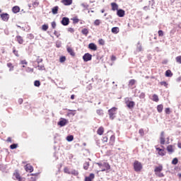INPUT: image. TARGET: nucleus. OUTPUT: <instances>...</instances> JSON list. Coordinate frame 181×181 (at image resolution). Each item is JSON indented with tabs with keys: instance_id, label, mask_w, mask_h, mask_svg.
I'll return each mask as SVG.
<instances>
[{
	"instance_id": "obj_14",
	"label": "nucleus",
	"mask_w": 181,
	"mask_h": 181,
	"mask_svg": "<svg viewBox=\"0 0 181 181\" xmlns=\"http://www.w3.org/2000/svg\"><path fill=\"white\" fill-rule=\"evenodd\" d=\"M156 149L158 151V154L160 155V156H165V155L166 154L165 150L160 148H156Z\"/></svg>"
},
{
	"instance_id": "obj_18",
	"label": "nucleus",
	"mask_w": 181,
	"mask_h": 181,
	"mask_svg": "<svg viewBox=\"0 0 181 181\" xmlns=\"http://www.w3.org/2000/svg\"><path fill=\"white\" fill-rule=\"evenodd\" d=\"M88 49H90V50H93V52H95V50H97V45L94 43H90L88 45Z\"/></svg>"
},
{
	"instance_id": "obj_52",
	"label": "nucleus",
	"mask_w": 181,
	"mask_h": 181,
	"mask_svg": "<svg viewBox=\"0 0 181 181\" xmlns=\"http://www.w3.org/2000/svg\"><path fill=\"white\" fill-rule=\"evenodd\" d=\"M20 64H25V65H27L28 64V61H26V59L21 60L20 62Z\"/></svg>"
},
{
	"instance_id": "obj_17",
	"label": "nucleus",
	"mask_w": 181,
	"mask_h": 181,
	"mask_svg": "<svg viewBox=\"0 0 181 181\" xmlns=\"http://www.w3.org/2000/svg\"><path fill=\"white\" fill-rule=\"evenodd\" d=\"M95 177V175L93 173H90L88 177H85V181H93V180Z\"/></svg>"
},
{
	"instance_id": "obj_24",
	"label": "nucleus",
	"mask_w": 181,
	"mask_h": 181,
	"mask_svg": "<svg viewBox=\"0 0 181 181\" xmlns=\"http://www.w3.org/2000/svg\"><path fill=\"white\" fill-rule=\"evenodd\" d=\"M98 135H103L104 134V128L103 127H100L97 130Z\"/></svg>"
},
{
	"instance_id": "obj_60",
	"label": "nucleus",
	"mask_w": 181,
	"mask_h": 181,
	"mask_svg": "<svg viewBox=\"0 0 181 181\" xmlns=\"http://www.w3.org/2000/svg\"><path fill=\"white\" fill-rule=\"evenodd\" d=\"M69 114L71 115H76V110H69Z\"/></svg>"
},
{
	"instance_id": "obj_7",
	"label": "nucleus",
	"mask_w": 181,
	"mask_h": 181,
	"mask_svg": "<svg viewBox=\"0 0 181 181\" xmlns=\"http://www.w3.org/2000/svg\"><path fill=\"white\" fill-rule=\"evenodd\" d=\"M93 59V55H91L90 53H86L83 56V59L84 62H90Z\"/></svg>"
},
{
	"instance_id": "obj_16",
	"label": "nucleus",
	"mask_w": 181,
	"mask_h": 181,
	"mask_svg": "<svg viewBox=\"0 0 181 181\" xmlns=\"http://www.w3.org/2000/svg\"><path fill=\"white\" fill-rule=\"evenodd\" d=\"M16 39L18 43H19V45H23L24 40H23V37H22V36H21V35H17V36L16 37Z\"/></svg>"
},
{
	"instance_id": "obj_38",
	"label": "nucleus",
	"mask_w": 181,
	"mask_h": 181,
	"mask_svg": "<svg viewBox=\"0 0 181 181\" xmlns=\"http://www.w3.org/2000/svg\"><path fill=\"white\" fill-rule=\"evenodd\" d=\"M64 173H67L68 175H71V171H70V169H69V168L65 167L64 168Z\"/></svg>"
},
{
	"instance_id": "obj_45",
	"label": "nucleus",
	"mask_w": 181,
	"mask_h": 181,
	"mask_svg": "<svg viewBox=\"0 0 181 181\" xmlns=\"http://www.w3.org/2000/svg\"><path fill=\"white\" fill-rule=\"evenodd\" d=\"M175 60L177 63H179V64H181V56H178L175 58Z\"/></svg>"
},
{
	"instance_id": "obj_26",
	"label": "nucleus",
	"mask_w": 181,
	"mask_h": 181,
	"mask_svg": "<svg viewBox=\"0 0 181 181\" xmlns=\"http://www.w3.org/2000/svg\"><path fill=\"white\" fill-rule=\"evenodd\" d=\"M112 33H115V35H117V33H119V28L118 27H114L112 28Z\"/></svg>"
},
{
	"instance_id": "obj_51",
	"label": "nucleus",
	"mask_w": 181,
	"mask_h": 181,
	"mask_svg": "<svg viewBox=\"0 0 181 181\" xmlns=\"http://www.w3.org/2000/svg\"><path fill=\"white\" fill-rule=\"evenodd\" d=\"M165 114H168V115L170 114V108L166 107L165 109Z\"/></svg>"
},
{
	"instance_id": "obj_11",
	"label": "nucleus",
	"mask_w": 181,
	"mask_h": 181,
	"mask_svg": "<svg viewBox=\"0 0 181 181\" xmlns=\"http://www.w3.org/2000/svg\"><path fill=\"white\" fill-rule=\"evenodd\" d=\"M117 15L119 16V18H124L125 16V11L119 9L117 11Z\"/></svg>"
},
{
	"instance_id": "obj_12",
	"label": "nucleus",
	"mask_w": 181,
	"mask_h": 181,
	"mask_svg": "<svg viewBox=\"0 0 181 181\" xmlns=\"http://www.w3.org/2000/svg\"><path fill=\"white\" fill-rule=\"evenodd\" d=\"M66 50L68 53H69V54L72 56V57H74L76 56V52H74V49H73V48L67 47Z\"/></svg>"
},
{
	"instance_id": "obj_43",
	"label": "nucleus",
	"mask_w": 181,
	"mask_h": 181,
	"mask_svg": "<svg viewBox=\"0 0 181 181\" xmlns=\"http://www.w3.org/2000/svg\"><path fill=\"white\" fill-rule=\"evenodd\" d=\"M18 148V144H13L10 146V149H16Z\"/></svg>"
},
{
	"instance_id": "obj_49",
	"label": "nucleus",
	"mask_w": 181,
	"mask_h": 181,
	"mask_svg": "<svg viewBox=\"0 0 181 181\" xmlns=\"http://www.w3.org/2000/svg\"><path fill=\"white\" fill-rule=\"evenodd\" d=\"M160 84V86H164V87L168 88V83L166 81H161Z\"/></svg>"
},
{
	"instance_id": "obj_28",
	"label": "nucleus",
	"mask_w": 181,
	"mask_h": 181,
	"mask_svg": "<svg viewBox=\"0 0 181 181\" xmlns=\"http://www.w3.org/2000/svg\"><path fill=\"white\" fill-rule=\"evenodd\" d=\"M172 76H173V73H172V71H170V69H168L165 71L166 77H172Z\"/></svg>"
},
{
	"instance_id": "obj_36",
	"label": "nucleus",
	"mask_w": 181,
	"mask_h": 181,
	"mask_svg": "<svg viewBox=\"0 0 181 181\" xmlns=\"http://www.w3.org/2000/svg\"><path fill=\"white\" fill-rule=\"evenodd\" d=\"M89 166H90V163L86 162V163L83 164V169H85V170H88Z\"/></svg>"
},
{
	"instance_id": "obj_39",
	"label": "nucleus",
	"mask_w": 181,
	"mask_h": 181,
	"mask_svg": "<svg viewBox=\"0 0 181 181\" xmlns=\"http://www.w3.org/2000/svg\"><path fill=\"white\" fill-rule=\"evenodd\" d=\"M13 53L15 54V56H16V57H19V51L16 50L15 47H13Z\"/></svg>"
},
{
	"instance_id": "obj_35",
	"label": "nucleus",
	"mask_w": 181,
	"mask_h": 181,
	"mask_svg": "<svg viewBox=\"0 0 181 181\" xmlns=\"http://www.w3.org/2000/svg\"><path fill=\"white\" fill-rule=\"evenodd\" d=\"M47 29H49V25L44 24L42 25V30H44L45 32H46V30H47Z\"/></svg>"
},
{
	"instance_id": "obj_44",
	"label": "nucleus",
	"mask_w": 181,
	"mask_h": 181,
	"mask_svg": "<svg viewBox=\"0 0 181 181\" xmlns=\"http://www.w3.org/2000/svg\"><path fill=\"white\" fill-rule=\"evenodd\" d=\"M179 162V160H177V158H173V160H172V163L173 165H177V163Z\"/></svg>"
},
{
	"instance_id": "obj_6",
	"label": "nucleus",
	"mask_w": 181,
	"mask_h": 181,
	"mask_svg": "<svg viewBox=\"0 0 181 181\" xmlns=\"http://www.w3.org/2000/svg\"><path fill=\"white\" fill-rule=\"evenodd\" d=\"M0 18L4 22H8V21H9V14H8V13H1Z\"/></svg>"
},
{
	"instance_id": "obj_8",
	"label": "nucleus",
	"mask_w": 181,
	"mask_h": 181,
	"mask_svg": "<svg viewBox=\"0 0 181 181\" xmlns=\"http://www.w3.org/2000/svg\"><path fill=\"white\" fill-rule=\"evenodd\" d=\"M165 142L166 141L165 140V132H161L160 135V145H165Z\"/></svg>"
},
{
	"instance_id": "obj_27",
	"label": "nucleus",
	"mask_w": 181,
	"mask_h": 181,
	"mask_svg": "<svg viewBox=\"0 0 181 181\" xmlns=\"http://www.w3.org/2000/svg\"><path fill=\"white\" fill-rule=\"evenodd\" d=\"M32 5L34 8H37V6H39L38 0H32Z\"/></svg>"
},
{
	"instance_id": "obj_50",
	"label": "nucleus",
	"mask_w": 181,
	"mask_h": 181,
	"mask_svg": "<svg viewBox=\"0 0 181 181\" xmlns=\"http://www.w3.org/2000/svg\"><path fill=\"white\" fill-rule=\"evenodd\" d=\"M158 33L160 37H162V36H163V31L162 30H158Z\"/></svg>"
},
{
	"instance_id": "obj_15",
	"label": "nucleus",
	"mask_w": 181,
	"mask_h": 181,
	"mask_svg": "<svg viewBox=\"0 0 181 181\" xmlns=\"http://www.w3.org/2000/svg\"><path fill=\"white\" fill-rule=\"evenodd\" d=\"M62 4L65 6H69L73 4V0H62Z\"/></svg>"
},
{
	"instance_id": "obj_41",
	"label": "nucleus",
	"mask_w": 181,
	"mask_h": 181,
	"mask_svg": "<svg viewBox=\"0 0 181 181\" xmlns=\"http://www.w3.org/2000/svg\"><path fill=\"white\" fill-rule=\"evenodd\" d=\"M71 175H74V176H78V171L76 170H73L71 171Z\"/></svg>"
},
{
	"instance_id": "obj_57",
	"label": "nucleus",
	"mask_w": 181,
	"mask_h": 181,
	"mask_svg": "<svg viewBox=\"0 0 181 181\" xmlns=\"http://www.w3.org/2000/svg\"><path fill=\"white\" fill-rule=\"evenodd\" d=\"M27 71H28V73H33V69L28 67Z\"/></svg>"
},
{
	"instance_id": "obj_25",
	"label": "nucleus",
	"mask_w": 181,
	"mask_h": 181,
	"mask_svg": "<svg viewBox=\"0 0 181 181\" xmlns=\"http://www.w3.org/2000/svg\"><path fill=\"white\" fill-rule=\"evenodd\" d=\"M52 12L53 15H57V13L59 12V6H56L54 8H52Z\"/></svg>"
},
{
	"instance_id": "obj_53",
	"label": "nucleus",
	"mask_w": 181,
	"mask_h": 181,
	"mask_svg": "<svg viewBox=\"0 0 181 181\" xmlns=\"http://www.w3.org/2000/svg\"><path fill=\"white\" fill-rule=\"evenodd\" d=\"M96 112H97V114H98V115H103V114H104V113H103V110H98L96 111Z\"/></svg>"
},
{
	"instance_id": "obj_34",
	"label": "nucleus",
	"mask_w": 181,
	"mask_h": 181,
	"mask_svg": "<svg viewBox=\"0 0 181 181\" xmlns=\"http://www.w3.org/2000/svg\"><path fill=\"white\" fill-rule=\"evenodd\" d=\"M81 33L83 34L85 36H87V35H88V29L87 28H83L81 30Z\"/></svg>"
},
{
	"instance_id": "obj_19",
	"label": "nucleus",
	"mask_w": 181,
	"mask_h": 181,
	"mask_svg": "<svg viewBox=\"0 0 181 181\" xmlns=\"http://www.w3.org/2000/svg\"><path fill=\"white\" fill-rule=\"evenodd\" d=\"M21 11V8L18 6H15L12 8L13 13H18Z\"/></svg>"
},
{
	"instance_id": "obj_21",
	"label": "nucleus",
	"mask_w": 181,
	"mask_h": 181,
	"mask_svg": "<svg viewBox=\"0 0 181 181\" xmlns=\"http://www.w3.org/2000/svg\"><path fill=\"white\" fill-rule=\"evenodd\" d=\"M110 5L112 6V11H115L118 10V4L117 3L112 2Z\"/></svg>"
},
{
	"instance_id": "obj_56",
	"label": "nucleus",
	"mask_w": 181,
	"mask_h": 181,
	"mask_svg": "<svg viewBox=\"0 0 181 181\" xmlns=\"http://www.w3.org/2000/svg\"><path fill=\"white\" fill-rule=\"evenodd\" d=\"M111 60L112 62H115L117 60V57H115V55H112Z\"/></svg>"
},
{
	"instance_id": "obj_40",
	"label": "nucleus",
	"mask_w": 181,
	"mask_h": 181,
	"mask_svg": "<svg viewBox=\"0 0 181 181\" xmlns=\"http://www.w3.org/2000/svg\"><path fill=\"white\" fill-rule=\"evenodd\" d=\"M98 44L100 45V46H104L105 45V41H104V40L103 39H100L98 40Z\"/></svg>"
},
{
	"instance_id": "obj_62",
	"label": "nucleus",
	"mask_w": 181,
	"mask_h": 181,
	"mask_svg": "<svg viewBox=\"0 0 181 181\" xmlns=\"http://www.w3.org/2000/svg\"><path fill=\"white\" fill-rule=\"evenodd\" d=\"M30 181H36V177H31Z\"/></svg>"
},
{
	"instance_id": "obj_59",
	"label": "nucleus",
	"mask_w": 181,
	"mask_h": 181,
	"mask_svg": "<svg viewBox=\"0 0 181 181\" xmlns=\"http://www.w3.org/2000/svg\"><path fill=\"white\" fill-rule=\"evenodd\" d=\"M74 23H78V22H80V20L78 18H74Z\"/></svg>"
},
{
	"instance_id": "obj_10",
	"label": "nucleus",
	"mask_w": 181,
	"mask_h": 181,
	"mask_svg": "<svg viewBox=\"0 0 181 181\" xmlns=\"http://www.w3.org/2000/svg\"><path fill=\"white\" fill-rule=\"evenodd\" d=\"M13 177H15V180L22 181V177H21V174H19L18 170L14 172Z\"/></svg>"
},
{
	"instance_id": "obj_63",
	"label": "nucleus",
	"mask_w": 181,
	"mask_h": 181,
	"mask_svg": "<svg viewBox=\"0 0 181 181\" xmlns=\"http://www.w3.org/2000/svg\"><path fill=\"white\" fill-rule=\"evenodd\" d=\"M6 141H7V142H12V138L8 137Z\"/></svg>"
},
{
	"instance_id": "obj_2",
	"label": "nucleus",
	"mask_w": 181,
	"mask_h": 181,
	"mask_svg": "<svg viewBox=\"0 0 181 181\" xmlns=\"http://www.w3.org/2000/svg\"><path fill=\"white\" fill-rule=\"evenodd\" d=\"M163 170V166L162 165H158L155 168L154 172L155 175L158 176V177H163L165 175H163L161 172Z\"/></svg>"
},
{
	"instance_id": "obj_64",
	"label": "nucleus",
	"mask_w": 181,
	"mask_h": 181,
	"mask_svg": "<svg viewBox=\"0 0 181 181\" xmlns=\"http://www.w3.org/2000/svg\"><path fill=\"white\" fill-rule=\"evenodd\" d=\"M177 146H178V148H180V149H181V143L180 142H179L177 144Z\"/></svg>"
},
{
	"instance_id": "obj_9",
	"label": "nucleus",
	"mask_w": 181,
	"mask_h": 181,
	"mask_svg": "<svg viewBox=\"0 0 181 181\" xmlns=\"http://www.w3.org/2000/svg\"><path fill=\"white\" fill-rule=\"evenodd\" d=\"M61 23L63 25V26H67L69 23H70V20L67 17H64L62 18Z\"/></svg>"
},
{
	"instance_id": "obj_55",
	"label": "nucleus",
	"mask_w": 181,
	"mask_h": 181,
	"mask_svg": "<svg viewBox=\"0 0 181 181\" xmlns=\"http://www.w3.org/2000/svg\"><path fill=\"white\" fill-rule=\"evenodd\" d=\"M103 142H108V137L107 136H104L103 138Z\"/></svg>"
},
{
	"instance_id": "obj_42",
	"label": "nucleus",
	"mask_w": 181,
	"mask_h": 181,
	"mask_svg": "<svg viewBox=\"0 0 181 181\" xmlns=\"http://www.w3.org/2000/svg\"><path fill=\"white\" fill-rule=\"evenodd\" d=\"M139 134L141 135V136H144L145 135V132L144 131V129H140L139 130Z\"/></svg>"
},
{
	"instance_id": "obj_61",
	"label": "nucleus",
	"mask_w": 181,
	"mask_h": 181,
	"mask_svg": "<svg viewBox=\"0 0 181 181\" xmlns=\"http://www.w3.org/2000/svg\"><path fill=\"white\" fill-rule=\"evenodd\" d=\"M18 104H23V99H22V98H19L18 99Z\"/></svg>"
},
{
	"instance_id": "obj_46",
	"label": "nucleus",
	"mask_w": 181,
	"mask_h": 181,
	"mask_svg": "<svg viewBox=\"0 0 181 181\" xmlns=\"http://www.w3.org/2000/svg\"><path fill=\"white\" fill-rule=\"evenodd\" d=\"M60 63H64L66 62V57H61L59 58Z\"/></svg>"
},
{
	"instance_id": "obj_13",
	"label": "nucleus",
	"mask_w": 181,
	"mask_h": 181,
	"mask_svg": "<svg viewBox=\"0 0 181 181\" xmlns=\"http://www.w3.org/2000/svg\"><path fill=\"white\" fill-rule=\"evenodd\" d=\"M25 170H26V172H30V173H32V172L33 171V166H32L30 164H27L25 166Z\"/></svg>"
},
{
	"instance_id": "obj_3",
	"label": "nucleus",
	"mask_w": 181,
	"mask_h": 181,
	"mask_svg": "<svg viewBox=\"0 0 181 181\" xmlns=\"http://www.w3.org/2000/svg\"><path fill=\"white\" fill-rule=\"evenodd\" d=\"M117 111H118V108L115 107L108 110L110 119H114L115 118V116L117 115Z\"/></svg>"
},
{
	"instance_id": "obj_33",
	"label": "nucleus",
	"mask_w": 181,
	"mask_h": 181,
	"mask_svg": "<svg viewBox=\"0 0 181 181\" xmlns=\"http://www.w3.org/2000/svg\"><path fill=\"white\" fill-rule=\"evenodd\" d=\"M94 25H95V26H100V25H101V20H100V19H96V20L94 21Z\"/></svg>"
},
{
	"instance_id": "obj_54",
	"label": "nucleus",
	"mask_w": 181,
	"mask_h": 181,
	"mask_svg": "<svg viewBox=\"0 0 181 181\" xmlns=\"http://www.w3.org/2000/svg\"><path fill=\"white\" fill-rule=\"evenodd\" d=\"M68 32H70V33H74V28H68Z\"/></svg>"
},
{
	"instance_id": "obj_58",
	"label": "nucleus",
	"mask_w": 181,
	"mask_h": 181,
	"mask_svg": "<svg viewBox=\"0 0 181 181\" xmlns=\"http://www.w3.org/2000/svg\"><path fill=\"white\" fill-rule=\"evenodd\" d=\"M52 29H56V22L53 21L52 23Z\"/></svg>"
},
{
	"instance_id": "obj_48",
	"label": "nucleus",
	"mask_w": 181,
	"mask_h": 181,
	"mask_svg": "<svg viewBox=\"0 0 181 181\" xmlns=\"http://www.w3.org/2000/svg\"><path fill=\"white\" fill-rule=\"evenodd\" d=\"M37 68L38 70H45V65H38Z\"/></svg>"
},
{
	"instance_id": "obj_22",
	"label": "nucleus",
	"mask_w": 181,
	"mask_h": 181,
	"mask_svg": "<svg viewBox=\"0 0 181 181\" xmlns=\"http://www.w3.org/2000/svg\"><path fill=\"white\" fill-rule=\"evenodd\" d=\"M167 151L169 153H173V152H175V149H174V147L172 145H168L167 146Z\"/></svg>"
},
{
	"instance_id": "obj_1",
	"label": "nucleus",
	"mask_w": 181,
	"mask_h": 181,
	"mask_svg": "<svg viewBox=\"0 0 181 181\" xmlns=\"http://www.w3.org/2000/svg\"><path fill=\"white\" fill-rule=\"evenodd\" d=\"M96 165L101 169V172H105V170H110L111 169V165L108 163H97Z\"/></svg>"
},
{
	"instance_id": "obj_47",
	"label": "nucleus",
	"mask_w": 181,
	"mask_h": 181,
	"mask_svg": "<svg viewBox=\"0 0 181 181\" xmlns=\"http://www.w3.org/2000/svg\"><path fill=\"white\" fill-rule=\"evenodd\" d=\"M34 86H35V87H40V81H35L34 82Z\"/></svg>"
},
{
	"instance_id": "obj_31",
	"label": "nucleus",
	"mask_w": 181,
	"mask_h": 181,
	"mask_svg": "<svg viewBox=\"0 0 181 181\" xmlns=\"http://www.w3.org/2000/svg\"><path fill=\"white\" fill-rule=\"evenodd\" d=\"M157 111L158 112H162L163 111V105H158L157 106Z\"/></svg>"
},
{
	"instance_id": "obj_32",
	"label": "nucleus",
	"mask_w": 181,
	"mask_h": 181,
	"mask_svg": "<svg viewBox=\"0 0 181 181\" xmlns=\"http://www.w3.org/2000/svg\"><path fill=\"white\" fill-rule=\"evenodd\" d=\"M153 101H155V103H158L159 101V97L158 96V95H153Z\"/></svg>"
},
{
	"instance_id": "obj_5",
	"label": "nucleus",
	"mask_w": 181,
	"mask_h": 181,
	"mask_svg": "<svg viewBox=\"0 0 181 181\" xmlns=\"http://www.w3.org/2000/svg\"><path fill=\"white\" fill-rule=\"evenodd\" d=\"M125 104L127 105V107L130 109H132L134 107H135V102L130 101L128 98L126 99Z\"/></svg>"
},
{
	"instance_id": "obj_29",
	"label": "nucleus",
	"mask_w": 181,
	"mask_h": 181,
	"mask_svg": "<svg viewBox=\"0 0 181 181\" xmlns=\"http://www.w3.org/2000/svg\"><path fill=\"white\" fill-rule=\"evenodd\" d=\"M136 83V81L135 79H132L129 81V87H133L135 86V83Z\"/></svg>"
},
{
	"instance_id": "obj_37",
	"label": "nucleus",
	"mask_w": 181,
	"mask_h": 181,
	"mask_svg": "<svg viewBox=\"0 0 181 181\" xmlns=\"http://www.w3.org/2000/svg\"><path fill=\"white\" fill-rule=\"evenodd\" d=\"M73 139H74V136H73V135L68 136L66 137V141H68V142H71V141H73Z\"/></svg>"
},
{
	"instance_id": "obj_30",
	"label": "nucleus",
	"mask_w": 181,
	"mask_h": 181,
	"mask_svg": "<svg viewBox=\"0 0 181 181\" xmlns=\"http://www.w3.org/2000/svg\"><path fill=\"white\" fill-rule=\"evenodd\" d=\"M7 67L10 69H9L10 71H13L14 66H13V64H12V63L11 62L7 63Z\"/></svg>"
},
{
	"instance_id": "obj_23",
	"label": "nucleus",
	"mask_w": 181,
	"mask_h": 181,
	"mask_svg": "<svg viewBox=\"0 0 181 181\" xmlns=\"http://www.w3.org/2000/svg\"><path fill=\"white\" fill-rule=\"evenodd\" d=\"M67 124V120L66 119H63L62 120L59 121L58 122V125H60V127H64Z\"/></svg>"
},
{
	"instance_id": "obj_4",
	"label": "nucleus",
	"mask_w": 181,
	"mask_h": 181,
	"mask_svg": "<svg viewBox=\"0 0 181 181\" xmlns=\"http://www.w3.org/2000/svg\"><path fill=\"white\" fill-rule=\"evenodd\" d=\"M133 167L134 169L135 172H141V170H142L144 166L142 165V163L138 161V160H135L134 164H133Z\"/></svg>"
},
{
	"instance_id": "obj_20",
	"label": "nucleus",
	"mask_w": 181,
	"mask_h": 181,
	"mask_svg": "<svg viewBox=\"0 0 181 181\" xmlns=\"http://www.w3.org/2000/svg\"><path fill=\"white\" fill-rule=\"evenodd\" d=\"M115 144V136L112 135L110 138L109 144H110L112 146Z\"/></svg>"
}]
</instances>
